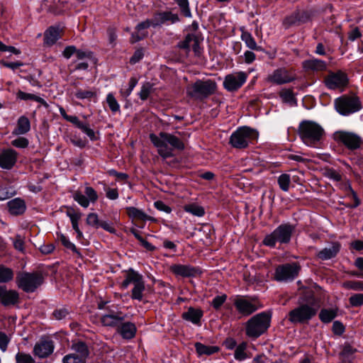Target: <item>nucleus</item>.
<instances>
[{"label":"nucleus","mask_w":363,"mask_h":363,"mask_svg":"<svg viewBox=\"0 0 363 363\" xmlns=\"http://www.w3.org/2000/svg\"><path fill=\"white\" fill-rule=\"evenodd\" d=\"M145 289V283L133 287L131 291V298L135 300L142 301Z\"/></svg>","instance_id":"46"},{"label":"nucleus","mask_w":363,"mask_h":363,"mask_svg":"<svg viewBox=\"0 0 363 363\" xmlns=\"http://www.w3.org/2000/svg\"><path fill=\"white\" fill-rule=\"evenodd\" d=\"M62 363H86V361L78 357L77 354L70 353L63 357Z\"/></svg>","instance_id":"57"},{"label":"nucleus","mask_w":363,"mask_h":363,"mask_svg":"<svg viewBox=\"0 0 363 363\" xmlns=\"http://www.w3.org/2000/svg\"><path fill=\"white\" fill-rule=\"evenodd\" d=\"M294 79L295 75L285 68L275 69L272 74H269L267 78V82L276 84H287Z\"/></svg>","instance_id":"14"},{"label":"nucleus","mask_w":363,"mask_h":363,"mask_svg":"<svg viewBox=\"0 0 363 363\" xmlns=\"http://www.w3.org/2000/svg\"><path fill=\"white\" fill-rule=\"evenodd\" d=\"M203 311L200 308L189 307L186 312L182 313V318L194 325H200L201 319L203 317Z\"/></svg>","instance_id":"24"},{"label":"nucleus","mask_w":363,"mask_h":363,"mask_svg":"<svg viewBox=\"0 0 363 363\" xmlns=\"http://www.w3.org/2000/svg\"><path fill=\"white\" fill-rule=\"evenodd\" d=\"M16 363H35L30 354L24 352H18L16 354Z\"/></svg>","instance_id":"50"},{"label":"nucleus","mask_w":363,"mask_h":363,"mask_svg":"<svg viewBox=\"0 0 363 363\" xmlns=\"http://www.w3.org/2000/svg\"><path fill=\"white\" fill-rule=\"evenodd\" d=\"M54 345L50 340H41L37 342L34 347L33 352L40 358H45L52 353Z\"/></svg>","instance_id":"19"},{"label":"nucleus","mask_w":363,"mask_h":363,"mask_svg":"<svg viewBox=\"0 0 363 363\" xmlns=\"http://www.w3.org/2000/svg\"><path fill=\"white\" fill-rule=\"evenodd\" d=\"M71 348L74 352L73 353L77 354L78 357H80V359H83L84 361H86V359L89 356V350L85 343L83 342H77L73 343Z\"/></svg>","instance_id":"30"},{"label":"nucleus","mask_w":363,"mask_h":363,"mask_svg":"<svg viewBox=\"0 0 363 363\" xmlns=\"http://www.w3.org/2000/svg\"><path fill=\"white\" fill-rule=\"evenodd\" d=\"M337 111L341 115L347 116L358 111L361 108L360 103L357 98L343 96L335 101Z\"/></svg>","instance_id":"10"},{"label":"nucleus","mask_w":363,"mask_h":363,"mask_svg":"<svg viewBox=\"0 0 363 363\" xmlns=\"http://www.w3.org/2000/svg\"><path fill=\"white\" fill-rule=\"evenodd\" d=\"M18 298V295L16 291H6V289H4L2 293V296L1 298V301L2 304H4V306H8L16 303Z\"/></svg>","instance_id":"34"},{"label":"nucleus","mask_w":363,"mask_h":363,"mask_svg":"<svg viewBox=\"0 0 363 363\" xmlns=\"http://www.w3.org/2000/svg\"><path fill=\"white\" fill-rule=\"evenodd\" d=\"M138 84V79L135 77H131L129 80L128 88L125 90L121 89L120 91L121 94L123 97H128L130 95L131 92Z\"/></svg>","instance_id":"54"},{"label":"nucleus","mask_w":363,"mask_h":363,"mask_svg":"<svg viewBox=\"0 0 363 363\" xmlns=\"http://www.w3.org/2000/svg\"><path fill=\"white\" fill-rule=\"evenodd\" d=\"M333 138L337 143L344 145L350 150L359 149L362 143V139L359 135L346 130L335 131Z\"/></svg>","instance_id":"9"},{"label":"nucleus","mask_w":363,"mask_h":363,"mask_svg":"<svg viewBox=\"0 0 363 363\" xmlns=\"http://www.w3.org/2000/svg\"><path fill=\"white\" fill-rule=\"evenodd\" d=\"M124 317L119 314H106L101 318V322L104 326L111 327H118V325L123 322Z\"/></svg>","instance_id":"27"},{"label":"nucleus","mask_w":363,"mask_h":363,"mask_svg":"<svg viewBox=\"0 0 363 363\" xmlns=\"http://www.w3.org/2000/svg\"><path fill=\"white\" fill-rule=\"evenodd\" d=\"M16 96L18 99L24 101L33 100L35 101H40L42 100V99L38 96H35L32 94L26 93L22 91H18L16 94Z\"/></svg>","instance_id":"55"},{"label":"nucleus","mask_w":363,"mask_h":363,"mask_svg":"<svg viewBox=\"0 0 363 363\" xmlns=\"http://www.w3.org/2000/svg\"><path fill=\"white\" fill-rule=\"evenodd\" d=\"M270 322L271 315L267 312H262L252 316L246 323V335L253 339L259 337L269 328Z\"/></svg>","instance_id":"3"},{"label":"nucleus","mask_w":363,"mask_h":363,"mask_svg":"<svg viewBox=\"0 0 363 363\" xmlns=\"http://www.w3.org/2000/svg\"><path fill=\"white\" fill-rule=\"evenodd\" d=\"M106 102L112 112L116 113L120 111V105L112 93L107 94Z\"/></svg>","instance_id":"47"},{"label":"nucleus","mask_w":363,"mask_h":363,"mask_svg":"<svg viewBox=\"0 0 363 363\" xmlns=\"http://www.w3.org/2000/svg\"><path fill=\"white\" fill-rule=\"evenodd\" d=\"M180 8L181 12L187 18L191 17L188 0H174Z\"/></svg>","instance_id":"48"},{"label":"nucleus","mask_w":363,"mask_h":363,"mask_svg":"<svg viewBox=\"0 0 363 363\" xmlns=\"http://www.w3.org/2000/svg\"><path fill=\"white\" fill-rule=\"evenodd\" d=\"M150 139L163 159L173 157L174 150L182 151L185 148L180 138L169 133L160 132L158 135L151 133Z\"/></svg>","instance_id":"1"},{"label":"nucleus","mask_w":363,"mask_h":363,"mask_svg":"<svg viewBox=\"0 0 363 363\" xmlns=\"http://www.w3.org/2000/svg\"><path fill=\"white\" fill-rule=\"evenodd\" d=\"M258 132L250 127L242 126L234 131L230 138V144L237 149H244L257 140Z\"/></svg>","instance_id":"5"},{"label":"nucleus","mask_w":363,"mask_h":363,"mask_svg":"<svg viewBox=\"0 0 363 363\" xmlns=\"http://www.w3.org/2000/svg\"><path fill=\"white\" fill-rule=\"evenodd\" d=\"M247 348V343L242 342L236 347L234 357L235 359L239 361H242L245 359L247 357V353L245 352Z\"/></svg>","instance_id":"42"},{"label":"nucleus","mask_w":363,"mask_h":363,"mask_svg":"<svg viewBox=\"0 0 363 363\" xmlns=\"http://www.w3.org/2000/svg\"><path fill=\"white\" fill-rule=\"evenodd\" d=\"M298 134L305 145L316 147L322 140L325 131L318 123L311 121H304L299 124Z\"/></svg>","instance_id":"2"},{"label":"nucleus","mask_w":363,"mask_h":363,"mask_svg":"<svg viewBox=\"0 0 363 363\" xmlns=\"http://www.w3.org/2000/svg\"><path fill=\"white\" fill-rule=\"evenodd\" d=\"M28 140L26 138L20 137L11 141V145L16 147L25 148L28 145Z\"/></svg>","instance_id":"60"},{"label":"nucleus","mask_w":363,"mask_h":363,"mask_svg":"<svg viewBox=\"0 0 363 363\" xmlns=\"http://www.w3.org/2000/svg\"><path fill=\"white\" fill-rule=\"evenodd\" d=\"M84 194L91 203H94L98 199L96 191L91 186H86Z\"/></svg>","instance_id":"59"},{"label":"nucleus","mask_w":363,"mask_h":363,"mask_svg":"<svg viewBox=\"0 0 363 363\" xmlns=\"http://www.w3.org/2000/svg\"><path fill=\"white\" fill-rule=\"evenodd\" d=\"M303 67L306 71L322 72L327 69L325 62L318 59H310L303 62Z\"/></svg>","instance_id":"25"},{"label":"nucleus","mask_w":363,"mask_h":363,"mask_svg":"<svg viewBox=\"0 0 363 363\" xmlns=\"http://www.w3.org/2000/svg\"><path fill=\"white\" fill-rule=\"evenodd\" d=\"M18 153L13 149H6L0 151V167L11 169L16 163Z\"/></svg>","instance_id":"16"},{"label":"nucleus","mask_w":363,"mask_h":363,"mask_svg":"<svg viewBox=\"0 0 363 363\" xmlns=\"http://www.w3.org/2000/svg\"><path fill=\"white\" fill-rule=\"evenodd\" d=\"M227 299V296L225 294H222L220 296H216L212 300L211 305L213 307L218 310L220 308V306L224 303V302Z\"/></svg>","instance_id":"58"},{"label":"nucleus","mask_w":363,"mask_h":363,"mask_svg":"<svg viewBox=\"0 0 363 363\" xmlns=\"http://www.w3.org/2000/svg\"><path fill=\"white\" fill-rule=\"evenodd\" d=\"M13 277V272L10 268L0 265V283L9 281Z\"/></svg>","instance_id":"39"},{"label":"nucleus","mask_w":363,"mask_h":363,"mask_svg":"<svg viewBox=\"0 0 363 363\" xmlns=\"http://www.w3.org/2000/svg\"><path fill=\"white\" fill-rule=\"evenodd\" d=\"M143 283H145V281L143 275L130 269L125 274V278L121 284V287L125 289L130 284H133V287H135Z\"/></svg>","instance_id":"20"},{"label":"nucleus","mask_w":363,"mask_h":363,"mask_svg":"<svg viewBox=\"0 0 363 363\" xmlns=\"http://www.w3.org/2000/svg\"><path fill=\"white\" fill-rule=\"evenodd\" d=\"M337 309H322L319 313V318L323 323H330L337 315Z\"/></svg>","instance_id":"37"},{"label":"nucleus","mask_w":363,"mask_h":363,"mask_svg":"<svg viewBox=\"0 0 363 363\" xmlns=\"http://www.w3.org/2000/svg\"><path fill=\"white\" fill-rule=\"evenodd\" d=\"M279 95L284 102L292 104L295 101L294 94L290 89L282 90L280 91Z\"/></svg>","instance_id":"56"},{"label":"nucleus","mask_w":363,"mask_h":363,"mask_svg":"<svg viewBox=\"0 0 363 363\" xmlns=\"http://www.w3.org/2000/svg\"><path fill=\"white\" fill-rule=\"evenodd\" d=\"M155 21L157 23V27L162 26V24L170 22L171 23H175L179 21V16L176 13H173L170 11L159 12L154 15Z\"/></svg>","instance_id":"23"},{"label":"nucleus","mask_w":363,"mask_h":363,"mask_svg":"<svg viewBox=\"0 0 363 363\" xmlns=\"http://www.w3.org/2000/svg\"><path fill=\"white\" fill-rule=\"evenodd\" d=\"M9 212L13 215H19L26 211L25 202L21 199H14L8 202Z\"/></svg>","instance_id":"28"},{"label":"nucleus","mask_w":363,"mask_h":363,"mask_svg":"<svg viewBox=\"0 0 363 363\" xmlns=\"http://www.w3.org/2000/svg\"><path fill=\"white\" fill-rule=\"evenodd\" d=\"M248 74L240 71L227 74L223 82V87L228 91H238L247 81Z\"/></svg>","instance_id":"12"},{"label":"nucleus","mask_w":363,"mask_h":363,"mask_svg":"<svg viewBox=\"0 0 363 363\" xmlns=\"http://www.w3.org/2000/svg\"><path fill=\"white\" fill-rule=\"evenodd\" d=\"M294 231V225L289 223L281 224L272 233L264 237L263 244L270 247H274L277 243L280 245L288 244L291 240Z\"/></svg>","instance_id":"6"},{"label":"nucleus","mask_w":363,"mask_h":363,"mask_svg":"<svg viewBox=\"0 0 363 363\" xmlns=\"http://www.w3.org/2000/svg\"><path fill=\"white\" fill-rule=\"evenodd\" d=\"M171 271L176 275L189 277H195L199 270L190 265L186 264H173L170 267Z\"/></svg>","instance_id":"21"},{"label":"nucleus","mask_w":363,"mask_h":363,"mask_svg":"<svg viewBox=\"0 0 363 363\" xmlns=\"http://www.w3.org/2000/svg\"><path fill=\"white\" fill-rule=\"evenodd\" d=\"M184 209L186 212L198 217H201L205 213V211L203 207L194 203L185 205Z\"/></svg>","instance_id":"38"},{"label":"nucleus","mask_w":363,"mask_h":363,"mask_svg":"<svg viewBox=\"0 0 363 363\" xmlns=\"http://www.w3.org/2000/svg\"><path fill=\"white\" fill-rule=\"evenodd\" d=\"M216 83L211 79L197 80L186 87L189 96L196 99H203L214 94L216 90Z\"/></svg>","instance_id":"7"},{"label":"nucleus","mask_w":363,"mask_h":363,"mask_svg":"<svg viewBox=\"0 0 363 363\" xmlns=\"http://www.w3.org/2000/svg\"><path fill=\"white\" fill-rule=\"evenodd\" d=\"M325 84L331 89L343 87L347 84V75L341 72L331 74L325 79Z\"/></svg>","instance_id":"17"},{"label":"nucleus","mask_w":363,"mask_h":363,"mask_svg":"<svg viewBox=\"0 0 363 363\" xmlns=\"http://www.w3.org/2000/svg\"><path fill=\"white\" fill-rule=\"evenodd\" d=\"M312 17V12L310 11H297L285 18L284 23L289 26L304 23L309 21Z\"/></svg>","instance_id":"18"},{"label":"nucleus","mask_w":363,"mask_h":363,"mask_svg":"<svg viewBox=\"0 0 363 363\" xmlns=\"http://www.w3.org/2000/svg\"><path fill=\"white\" fill-rule=\"evenodd\" d=\"M240 30L242 31L240 38L248 48L253 50H262V48L257 45L255 38L250 33L245 30L244 28H241Z\"/></svg>","instance_id":"29"},{"label":"nucleus","mask_w":363,"mask_h":363,"mask_svg":"<svg viewBox=\"0 0 363 363\" xmlns=\"http://www.w3.org/2000/svg\"><path fill=\"white\" fill-rule=\"evenodd\" d=\"M233 303L236 310L244 316H248L262 308V305L254 298L247 299L242 296H237Z\"/></svg>","instance_id":"11"},{"label":"nucleus","mask_w":363,"mask_h":363,"mask_svg":"<svg viewBox=\"0 0 363 363\" xmlns=\"http://www.w3.org/2000/svg\"><path fill=\"white\" fill-rule=\"evenodd\" d=\"M318 308V303L311 298L307 303H302L291 311L289 313V320L295 324L306 323L316 314Z\"/></svg>","instance_id":"4"},{"label":"nucleus","mask_w":363,"mask_h":363,"mask_svg":"<svg viewBox=\"0 0 363 363\" xmlns=\"http://www.w3.org/2000/svg\"><path fill=\"white\" fill-rule=\"evenodd\" d=\"M13 244L15 247L18 251L23 252L24 250V241L21 235H16L13 239Z\"/></svg>","instance_id":"63"},{"label":"nucleus","mask_w":363,"mask_h":363,"mask_svg":"<svg viewBox=\"0 0 363 363\" xmlns=\"http://www.w3.org/2000/svg\"><path fill=\"white\" fill-rule=\"evenodd\" d=\"M278 184L284 191H288L291 184V177L288 174H282L278 177Z\"/></svg>","instance_id":"41"},{"label":"nucleus","mask_w":363,"mask_h":363,"mask_svg":"<svg viewBox=\"0 0 363 363\" xmlns=\"http://www.w3.org/2000/svg\"><path fill=\"white\" fill-rule=\"evenodd\" d=\"M86 223L89 225L99 228L100 221L99 220L98 215L94 213H91L88 214L86 218Z\"/></svg>","instance_id":"61"},{"label":"nucleus","mask_w":363,"mask_h":363,"mask_svg":"<svg viewBox=\"0 0 363 363\" xmlns=\"http://www.w3.org/2000/svg\"><path fill=\"white\" fill-rule=\"evenodd\" d=\"M126 212L128 216L133 219H138L141 220H146L150 219V217L146 215L142 210H140L135 207H127Z\"/></svg>","instance_id":"35"},{"label":"nucleus","mask_w":363,"mask_h":363,"mask_svg":"<svg viewBox=\"0 0 363 363\" xmlns=\"http://www.w3.org/2000/svg\"><path fill=\"white\" fill-rule=\"evenodd\" d=\"M342 287L346 289L363 291L362 281H347L342 283Z\"/></svg>","instance_id":"43"},{"label":"nucleus","mask_w":363,"mask_h":363,"mask_svg":"<svg viewBox=\"0 0 363 363\" xmlns=\"http://www.w3.org/2000/svg\"><path fill=\"white\" fill-rule=\"evenodd\" d=\"M9 342V337L4 333L0 332V350L3 352L6 351Z\"/></svg>","instance_id":"62"},{"label":"nucleus","mask_w":363,"mask_h":363,"mask_svg":"<svg viewBox=\"0 0 363 363\" xmlns=\"http://www.w3.org/2000/svg\"><path fill=\"white\" fill-rule=\"evenodd\" d=\"M16 282L20 289L27 293H30L43 284V277L38 272H23L17 276Z\"/></svg>","instance_id":"8"},{"label":"nucleus","mask_w":363,"mask_h":363,"mask_svg":"<svg viewBox=\"0 0 363 363\" xmlns=\"http://www.w3.org/2000/svg\"><path fill=\"white\" fill-rule=\"evenodd\" d=\"M340 245L337 242H334L319 251L317 253V257L321 260H328L335 257L340 252Z\"/></svg>","instance_id":"22"},{"label":"nucleus","mask_w":363,"mask_h":363,"mask_svg":"<svg viewBox=\"0 0 363 363\" xmlns=\"http://www.w3.org/2000/svg\"><path fill=\"white\" fill-rule=\"evenodd\" d=\"M70 142L76 147L82 148L85 147L86 142L85 140L80 138L77 135H73L70 138Z\"/></svg>","instance_id":"64"},{"label":"nucleus","mask_w":363,"mask_h":363,"mask_svg":"<svg viewBox=\"0 0 363 363\" xmlns=\"http://www.w3.org/2000/svg\"><path fill=\"white\" fill-rule=\"evenodd\" d=\"M349 303L352 307L363 306V294H354L349 298Z\"/></svg>","instance_id":"51"},{"label":"nucleus","mask_w":363,"mask_h":363,"mask_svg":"<svg viewBox=\"0 0 363 363\" xmlns=\"http://www.w3.org/2000/svg\"><path fill=\"white\" fill-rule=\"evenodd\" d=\"M153 91V84L150 82L144 83L140 89L138 94L139 97L141 100L145 101Z\"/></svg>","instance_id":"40"},{"label":"nucleus","mask_w":363,"mask_h":363,"mask_svg":"<svg viewBox=\"0 0 363 363\" xmlns=\"http://www.w3.org/2000/svg\"><path fill=\"white\" fill-rule=\"evenodd\" d=\"M195 347L199 354L210 355L218 351V347L216 346H207L200 342H196Z\"/></svg>","instance_id":"36"},{"label":"nucleus","mask_w":363,"mask_h":363,"mask_svg":"<svg viewBox=\"0 0 363 363\" xmlns=\"http://www.w3.org/2000/svg\"><path fill=\"white\" fill-rule=\"evenodd\" d=\"M69 315V310L66 307H60L54 310L52 316L55 320L65 319Z\"/></svg>","instance_id":"45"},{"label":"nucleus","mask_w":363,"mask_h":363,"mask_svg":"<svg viewBox=\"0 0 363 363\" xmlns=\"http://www.w3.org/2000/svg\"><path fill=\"white\" fill-rule=\"evenodd\" d=\"M30 129V124L28 118L26 116H21L17 122V127L13 133L16 135H23L28 133Z\"/></svg>","instance_id":"31"},{"label":"nucleus","mask_w":363,"mask_h":363,"mask_svg":"<svg viewBox=\"0 0 363 363\" xmlns=\"http://www.w3.org/2000/svg\"><path fill=\"white\" fill-rule=\"evenodd\" d=\"M150 27H157V23L155 21L154 17L152 19H146L145 21L139 23L135 27V32L132 33L131 41L132 43L138 42L147 35V32L145 30Z\"/></svg>","instance_id":"15"},{"label":"nucleus","mask_w":363,"mask_h":363,"mask_svg":"<svg viewBox=\"0 0 363 363\" xmlns=\"http://www.w3.org/2000/svg\"><path fill=\"white\" fill-rule=\"evenodd\" d=\"M73 199L76 201L81 206L87 208L90 203L89 200L87 199L86 195H84L82 192L77 191L73 194Z\"/></svg>","instance_id":"44"},{"label":"nucleus","mask_w":363,"mask_h":363,"mask_svg":"<svg viewBox=\"0 0 363 363\" xmlns=\"http://www.w3.org/2000/svg\"><path fill=\"white\" fill-rule=\"evenodd\" d=\"M194 35L188 34L185 39L178 45L179 48L185 50L187 52L190 51Z\"/></svg>","instance_id":"52"},{"label":"nucleus","mask_w":363,"mask_h":363,"mask_svg":"<svg viewBox=\"0 0 363 363\" xmlns=\"http://www.w3.org/2000/svg\"><path fill=\"white\" fill-rule=\"evenodd\" d=\"M60 37V28L50 27L45 33V43L48 45H53Z\"/></svg>","instance_id":"32"},{"label":"nucleus","mask_w":363,"mask_h":363,"mask_svg":"<svg viewBox=\"0 0 363 363\" xmlns=\"http://www.w3.org/2000/svg\"><path fill=\"white\" fill-rule=\"evenodd\" d=\"M58 240L62 242V244L67 249L72 250L74 252H77V247L73 244L68 238H67L63 234H60L57 235Z\"/></svg>","instance_id":"53"},{"label":"nucleus","mask_w":363,"mask_h":363,"mask_svg":"<svg viewBox=\"0 0 363 363\" xmlns=\"http://www.w3.org/2000/svg\"><path fill=\"white\" fill-rule=\"evenodd\" d=\"M299 267L296 263L279 265L276 268L274 279L278 281L293 280L298 274Z\"/></svg>","instance_id":"13"},{"label":"nucleus","mask_w":363,"mask_h":363,"mask_svg":"<svg viewBox=\"0 0 363 363\" xmlns=\"http://www.w3.org/2000/svg\"><path fill=\"white\" fill-rule=\"evenodd\" d=\"M117 330L123 338L130 340L135 337L137 330L134 323L130 322H121L118 325Z\"/></svg>","instance_id":"26"},{"label":"nucleus","mask_w":363,"mask_h":363,"mask_svg":"<svg viewBox=\"0 0 363 363\" xmlns=\"http://www.w3.org/2000/svg\"><path fill=\"white\" fill-rule=\"evenodd\" d=\"M67 216L70 218L72 222V228L74 230H78V221L81 218V215L74 211V210L70 209L67 211Z\"/></svg>","instance_id":"49"},{"label":"nucleus","mask_w":363,"mask_h":363,"mask_svg":"<svg viewBox=\"0 0 363 363\" xmlns=\"http://www.w3.org/2000/svg\"><path fill=\"white\" fill-rule=\"evenodd\" d=\"M74 96L78 99H87V100H95L96 99L97 93L95 89H79L76 91Z\"/></svg>","instance_id":"33"}]
</instances>
